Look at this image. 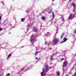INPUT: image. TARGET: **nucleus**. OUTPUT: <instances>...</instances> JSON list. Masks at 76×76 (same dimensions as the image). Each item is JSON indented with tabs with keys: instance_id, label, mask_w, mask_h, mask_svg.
Segmentation results:
<instances>
[{
	"instance_id": "obj_1",
	"label": "nucleus",
	"mask_w": 76,
	"mask_h": 76,
	"mask_svg": "<svg viewBox=\"0 0 76 76\" xmlns=\"http://www.w3.org/2000/svg\"><path fill=\"white\" fill-rule=\"evenodd\" d=\"M43 72L41 73V76H44L45 75V74L47 72L48 70V65H45L44 68L42 69Z\"/></svg>"
},
{
	"instance_id": "obj_2",
	"label": "nucleus",
	"mask_w": 76,
	"mask_h": 76,
	"mask_svg": "<svg viewBox=\"0 0 76 76\" xmlns=\"http://www.w3.org/2000/svg\"><path fill=\"white\" fill-rule=\"evenodd\" d=\"M74 16H75V15L71 14L69 16V19H73V18L74 17Z\"/></svg>"
},
{
	"instance_id": "obj_3",
	"label": "nucleus",
	"mask_w": 76,
	"mask_h": 76,
	"mask_svg": "<svg viewBox=\"0 0 76 76\" xmlns=\"http://www.w3.org/2000/svg\"><path fill=\"white\" fill-rule=\"evenodd\" d=\"M54 43L56 44H57L58 42H59V39H55L54 40Z\"/></svg>"
},
{
	"instance_id": "obj_4",
	"label": "nucleus",
	"mask_w": 76,
	"mask_h": 76,
	"mask_svg": "<svg viewBox=\"0 0 76 76\" xmlns=\"http://www.w3.org/2000/svg\"><path fill=\"white\" fill-rule=\"evenodd\" d=\"M31 42L35 41V39H34V36H32L31 37Z\"/></svg>"
},
{
	"instance_id": "obj_5",
	"label": "nucleus",
	"mask_w": 76,
	"mask_h": 76,
	"mask_svg": "<svg viewBox=\"0 0 76 76\" xmlns=\"http://www.w3.org/2000/svg\"><path fill=\"white\" fill-rule=\"evenodd\" d=\"M63 40H64V41L63 42H60V44H61L62 43H63V42H66L67 41V39L65 37H64V38Z\"/></svg>"
},
{
	"instance_id": "obj_6",
	"label": "nucleus",
	"mask_w": 76,
	"mask_h": 76,
	"mask_svg": "<svg viewBox=\"0 0 76 76\" xmlns=\"http://www.w3.org/2000/svg\"><path fill=\"white\" fill-rule=\"evenodd\" d=\"M68 63V62L67 61L65 62L64 63L63 66H66L67 65Z\"/></svg>"
},
{
	"instance_id": "obj_7",
	"label": "nucleus",
	"mask_w": 76,
	"mask_h": 76,
	"mask_svg": "<svg viewBox=\"0 0 76 76\" xmlns=\"http://www.w3.org/2000/svg\"><path fill=\"white\" fill-rule=\"evenodd\" d=\"M37 49L36 50V53H35V55H36H36H37V54H38V53H40V51H37Z\"/></svg>"
},
{
	"instance_id": "obj_8",
	"label": "nucleus",
	"mask_w": 76,
	"mask_h": 76,
	"mask_svg": "<svg viewBox=\"0 0 76 76\" xmlns=\"http://www.w3.org/2000/svg\"><path fill=\"white\" fill-rule=\"evenodd\" d=\"M52 19H54V12L52 13Z\"/></svg>"
},
{
	"instance_id": "obj_9",
	"label": "nucleus",
	"mask_w": 76,
	"mask_h": 76,
	"mask_svg": "<svg viewBox=\"0 0 76 76\" xmlns=\"http://www.w3.org/2000/svg\"><path fill=\"white\" fill-rule=\"evenodd\" d=\"M72 4L73 7H74V8H75L76 7V4H75L74 3H73Z\"/></svg>"
},
{
	"instance_id": "obj_10",
	"label": "nucleus",
	"mask_w": 76,
	"mask_h": 76,
	"mask_svg": "<svg viewBox=\"0 0 76 76\" xmlns=\"http://www.w3.org/2000/svg\"><path fill=\"white\" fill-rule=\"evenodd\" d=\"M56 74L58 76H60V73L59 72H56Z\"/></svg>"
},
{
	"instance_id": "obj_11",
	"label": "nucleus",
	"mask_w": 76,
	"mask_h": 76,
	"mask_svg": "<svg viewBox=\"0 0 76 76\" xmlns=\"http://www.w3.org/2000/svg\"><path fill=\"white\" fill-rule=\"evenodd\" d=\"M34 31V32H37V29H36L35 28H34L33 29Z\"/></svg>"
},
{
	"instance_id": "obj_12",
	"label": "nucleus",
	"mask_w": 76,
	"mask_h": 76,
	"mask_svg": "<svg viewBox=\"0 0 76 76\" xmlns=\"http://www.w3.org/2000/svg\"><path fill=\"white\" fill-rule=\"evenodd\" d=\"M64 33H63L62 34V36L61 37V39H62V38H63V36H64Z\"/></svg>"
},
{
	"instance_id": "obj_13",
	"label": "nucleus",
	"mask_w": 76,
	"mask_h": 76,
	"mask_svg": "<svg viewBox=\"0 0 76 76\" xmlns=\"http://www.w3.org/2000/svg\"><path fill=\"white\" fill-rule=\"evenodd\" d=\"M45 17H42V20H45Z\"/></svg>"
},
{
	"instance_id": "obj_14",
	"label": "nucleus",
	"mask_w": 76,
	"mask_h": 76,
	"mask_svg": "<svg viewBox=\"0 0 76 76\" xmlns=\"http://www.w3.org/2000/svg\"><path fill=\"white\" fill-rule=\"evenodd\" d=\"M25 20V18H22L21 19V21H24Z\"/></svg>"
},
{
	"instance_id": "obj_15",
	"label": "nucleus",
	"mask_w": 76,
	"mask_h": 76,
	"mask_svg": "<svg viewBox=\"0 0 76 76\" xmlns=\"http://www.w3.org/2000/svg\"><path fill=\"white\" fill-rule=\"evenodd\" d=\"M11 55H12V54H9V55L8 56V58H9L10 57V56H11Z\"/></svg>"
},
{
	"instance_id": "obj_16",
	"label": "nucleus",
	"mask_w": 76,
	"mask_h": 76,
	"mask_svg": "<svg viewBox=\"0 0 76 76\" xmlns=\"http://www.w3.org/2000/svg\"><path fill=\"white\" fill-rule=\"evenodd\" d=\"M10 76V74L8 73L7 75V76Z\"/></svg>"
},
{
	"instance_id": "obj_17",
	"label": "nucleus",
	"mask_w": 76,
	"mask_h": 76,
	"mask_svg": "<svg viewBox=\"0 0 76 76\" xmlns=\"http://www.w3.org/2000/svg\"><path fill=\"white\" fill-rule=\"evenodd\" d=\"M36 59L37 60H38L37 61H39V59H38V58L37 57H36Z\"/></svg>"
},
{
	"instance_id": "obj_18",
	"label": "nucleus",
	"mask_w": 76,
	"mask_h": 76,
	"mask_svg": "<svg viewBox=\"0 0 76 76\" xmlns=\"http://www.w3.org/2000/svg\"><path fill=\"white\" fill-rule=\"evenodd\" d=\"M50 60H53V57H51L50 58Z\"/></svg>"
},
{
	"instance_id": "obj_19",
	"label": "nucleus",
	"mask_w": 76,
	"mask_h": 76,
	"mask_svg": "<svg viewBox=\"0 0 76 76\" xmlns=\"http://www.w3.org/2000/svg\"><path fill=\"white\" fill-rule=\"evenodd\" d=\"M23 70H24V68L22 69L21 70V72H22V71H23Z\"/></svg>"
},
{
	"instance_id": "obj_20",
	"label": "nucleus",
	"mask_w": 76,
	"mask_h": 76,
	"mask_svg": "<svg viewBox=\"0 0 76 76\" xmlns=\"http://www.w3.org/2000/svg\"><path fill=\"white\" fill-rule=\"evenodd\" d=\"M62 20H64V18L63 17H61Z\"/></svg>"
},
{
	"instance_id": "obj_21",
	"label": "nucleus",
	"mask_w": 76,
	"mask_h": 76,
	"mask_svg": "<svg viewBox=\"0 0 76 76\" xmlns=\"http://www.w3.org/2000/svg\"><path fill=\"white\" fill-rule=\"evenodd\" d=\"M2 30V28H0V31H1Z\"/></svg>"
},
{
	"instance_id": "obj_22",
	"label": "nucleus",
	"mask_w": 76,
	"mask_h": 76,
	"mask_svg": "<svg viewBox=\"0 0 76 76\" xmlns=\"http://www.w3.org/2000/svg\"><path fill=\"white\" fill-rule=\"evenodd\" d=\"M49 34V33H48L47 34V35H48Z\"/></svg>"
},
{
	"instance_id": "obj_23",
	"label": "nucleus",
	"mask_w": 76,
	"mask_h": 76,
	"mask_svg": "<svg viewBox=\"0 0 76 76\" xmlns=\"http://www.w3.org/2000/svg\"><path fill=\"white\" fill-rule=\"evenodd\" d=\"M64 60V58H62V59H61V60Z\"/></svg>"
},
{
	"instance_id": "obj_24",
	"label": "nucleus",
	"mask_w": 76,
	"mask_h": 76,
	"mask_svg": "<svg viewBox=\"0 0 76 76\" xmlns=\"http://www.w3.org/2000/svg\"><path fill=\"white\" fill-rule=\"evenodd\" d=\"M74 33H76V30L74 31Z\"/></svg>"
},
{
	"instance_id": "obj_25",
	"label": "nucleus",
	"mask_w": 76,
	"mask_h": 76,
	"mask_svg": "<svg viewBox=\"0 0 76 76\" xmlns=\"http://www.w3.org/2000/svg\"><path fill=\"white\" fill-rule=\"evenodd\" d=\"M48 13H51V11L50 12H49Z\"/></svg>"
},
{
	"instance_id": "obj_26",
	"label": "nucleus",
	"mask_w": 76,
	"mask_h": 76,
	"mask_svg": "<svg viewBox=\"0 0 76 76\" xmlns=\"http://www.w3.org/2000/svg\"><path fill=\"white\" fill-rule=\"evenodd\" d=\"M70 1H72V0H70Z\"/></svg>"
},
{
	"instance_id": "obj_27",
	"label": "nucleus",
	"mask_w": 76,
	"mask_h": 76,
	"mask_svg": "<svg viewBox=\"0 0 76 76\" xmlns=\"http://www.w3.org/2000/svg\"><path fill=\"white\" fill-rule=\"evenodd\" d=\"M46 44H47V43H46Z\"/></svg>"
}]
</instances>
